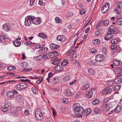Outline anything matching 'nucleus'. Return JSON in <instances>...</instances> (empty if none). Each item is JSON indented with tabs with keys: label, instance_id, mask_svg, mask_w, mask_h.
I'll return each instance as SVG.
<instances>
[{
	"label": "nucleus",
	"instance_id": "nucleus-34",
	"mask_svg": "<svg viewBox=\"0 0 122 122\" xmlns=\"http://www.w3.org/2000/svg\"><path fill=\"white\" fill-rule=\"evenodd\" d=\"M68 63L67 60H64L61 63V65L62 66H64L65 65H67Z\"/></svg>",
	"mask_w": 122,
	"mask_h": 122
},
{
	"label": "nucleus",
	"instance_id": "nucleus-53",
	"mask_svg": "<svg viewBox=\"0 0 122 122\" xmlns=\"http://www.w3.org/2000/svg\"><path fill=\"white\" fill-rule=\"evenodd\" d=\"M11 29L10 27V26H8L7 25V26L6 27V28L5 29H4V30L5 31H8L9 30Z\"/></svg>",
	"mask_w": 122,
	"mask_h": 122
},
{
	"label": "nucleus",
	"instance_id": "nucleus-2",
	"mask_svg": "<svg viewBox=\"0 0 122 122\" xmlns=\"http://www.w3.org/2000/svg\"><path fill=\"white\" fill-rule=\"evenodd\" d=\"M109 31L107 34H118L119 32V30L116 27H115L113 25H111L109 27Z\"/></svg>",
	"mask_w": 122,
	"mask_h": 122
},
{
	"label": "nucleus",
	"instance_id": "nucleus-10",
	"mask_svg": "<svg viewBox=\"0 0 122 122\" xmlns=\"http://www.w3.org/2000/svg\"><path fill=\"white\" fill-rule=\"evenodd\" d=\"M112 89L109 87H107L102 91V93L104 94L111 92L112 91Z\"/></svg>",
	"mask_w": 122,
	"mask_h": 122
},
{
	"label": "nucleus",
	"instance_id": "nucleus-61",
	"mask_svg": "<svg viewBox=\"0 0 122 122\" xmlns=\"http://www.w3.org/2000/svg\"><path fill=\"white\" fill-rule=\"evenodd\" d=\"M6 74L8 75H10L11 76H14L15 75V74L14 73H6Z\"/></svg>",
	"mask_w": 122,
	"mask_h": 122
},
{
	"label": "nucleus",
	"instance_id": "nucleus-54",
	"mask_svg": "<svg viewBox=\"0 0 122 122\" xmlns=\"http://www.w3.org/2000/svg\"><path fill=\"white\" fill-rule=\"evenodd\" d=\"M95 36H98L101 35V33L100 32H99L98 30L95 32Z\"/></svg>",
	"mask_w": 122,
	"mask_h": 122
},
{
	"label": "nucleus",
	"instance_id": "nucleus-3",
	"mask_svg": "<svg viewBox=\"0 0 122 122\" xmlns=\"http://www.w3.org/2000/svg\"><path fill=\"white\" fill-rule=\"evenodd\" d=\"M28 86V85L27 83H19L17 85L16 89L18 90H23L26 88Z\"/></svg>",
	"mask_w": 122,
	"mask_h": 122
},
{
	"label": "nucleus",
	"instance_id": "nucleus-19",
	"mask_svg": "<svg viewBox=\"0 0 122 122\" xmlns=\"http://www.w3.org/2000/svg\"><path fill=\"white\" fill-rule=\"evenodd\" d=\"M38 36L39 37L43 38L44 39L47 38L48 37L43 32L39 33L38 34Z\"/></svg>",
	"mask_w": 122,
	"mask_h": 122
},
{
	"label": "nucleus",
	"instance_id": "nucleus-14",
	"mask_svg": "<svg viewBox=\"0 0 122 122\" xmlns=\"http://www.w3.org/2000/svg\"><path fill=\"white\" fill-rule=\"evenodd\" d=\"M6 95L9 98H12L14 96V94L13 92L10 91L7 92L6 93Z\"/></svg>",
	"mask_w": 122,
	"mask_h": 122
},
{
	"label": "nucleus",
	"instance_id": "nucleus-6",
	"mask_svg": "<svg viewBox=\"0 0 122 122\" xmlns=\"http://www.w3.org/2000/svg\"><path fill=\"white\" fill-rule=\"evenodd\" d=\"M32 17L30 16H28L26 17L25 21V24L26 26H29L30 25L32 22Z\"/></svg>",
	"mask_w": 122,
	"mask_h": 122
},
{
	"label": "nucleus",
	"instance_id": "nucleus-62",
	"mask_svg": "<svg viewBox=\"0 0 122 122\" xmlns=\"http://www.w3.org/2000/svg\"><path fill=\"white\" fill-rule=\"evenodd\" d=\"M109 35H107L106 36V37L104 38L105 40H108L109 39Z\"/></svg>",
	"mask_w": 122,
	"mask_h": 122
},
{
	"label": "nucleus",
	"instance_id": "nucleus-39",
	"mask_svg": "<svg viewBox=\"0 0 122 122\" xmlns=\"http://www.w3.org/2000/svg\"><path fill=\"white\" fill-rule=\"evenodd\" d=\"M121 86L119 85H118L116 86L114 88V90L116 91H117L119 90L120 89Z\"/></svg>",
	"mask_w": 122,
	"mask_h": 122
},
{
	"label": "nucleus",
	"instance_id": "nucleus-50",
	"mask_svg": "<svg viewBox=\"0 0 122 122\" xmlns=\"http://www.w3.org/2000/svg\"><path fill=\"white\" fill-rule=\"evenodd\" d=\"M100 42V40L99 39H97L96 40L94 41V42L93 44H98Z\"/></svg>",
	"mask_w": 122,
	"mask_h": 122
},
{
	"label": "nucleus",
	"instance_id": "nucleus-55",
	"mask_svg": "<svg viewBox=\"0 0 122 122\" xmlns=\"http://www.w3.org/2000/svg\"><path fill=\"white\" fill-rule=\"evenodd\" d=\"M32 43L31 41H28L25 43V45H28L31 44Z\"/></svg>",
	"mask_w": 122,
	"mask_h": 122
},
{
	"label": "nucleus",
	"instance_id": "nucleus-59",
	"mask_svg": "<svg viewBox=\"0 0 122 122\" xmlns=\"http://www.w3.org/2000/svg\"><path fill=\"white\" fill-rule=\"evenodd\" d=\"M76 82V80H75L73 81L72 82H70L69 83V84L70 85H71L75 84Z\"/></svg>",
	"mask_w": 122,
	"mask_h": 122
},
{
	"label": "nucleus",
	"instance_id": "nucleus-49",
	"mask_svg": "<svg viewBox=\"0 0 122 122\" xmlns=\"http://www.w3.org/2000/svg\"><path fill=\"white\" fill-rule=\"evenodd\" d=\"M38 4L40 5H45V3L43 2L42 0H39Z\"/></svg>",
	"mask_w": 122,
	"mask_h": 122
},
{
	"label": "nucleus",
	"instance_id": "nucleus-47",
	"mask_svg": "<svg viewBox=\"0 0 122 122\" xmlns=\"http://www.w3.org/2000/svg\"><path fill=\"white\" fill-rule=\"evenodd\" d=\"M52 53H53V57L57 56L58 54V52L56 51H53Z\"/></svg>",
	"mask_w": 122,
	"mask_h": 122
},
{
	"label": "nucleus",
	"instance_id": "nucleus-56",
	"mask_svg": "<svg viewBox=\"0 0 122 122\" xmlns=\"http://www.w3.org/2000/svg\"><path fill=\"white\" fill-rule=\"evenodd\" d=\"M21 81H22L25 82H28L30 83H31V82H29V81H30V80L26 79L25 80L21 79Z\"/></svg>",
	"mask_w": 122,
	"mask_h": 122
},
{
	"label": "nucleus",
	"instance_id": "nucleus-52",
	"mask_svg": "<svg viewBox=\"0 0 122 122\" xmlns=\"http://www.w3.org/2000/svg\"><path fill=\"white\" fill-rule=\"evenodd\" d=\"M32 68H24V69H23V70H24V71H29L30 70H32Z\"/></svg>",
	"mask_w": 122,
	"mask_h": 122
},
{
	"label": "nucleus",
	"instance_id": "nucleus-64",
	"mask_svg": "<svg viewBox=\"0 0 122 122\" xmlns=\"http://www.w3.org/2000/svg\"><path fill=\"white\" fill-rule=\"evenodd\" d=\"M53 75V74H52L51 72H50L48 74V78H50Z\"/></svg>",
	"mask_w": 122,
	"mask_h": 122
},
{
	"label": "nucleus",
	"instance_id": "nucleus-58",
	"mask_svg": "<svg viewBox=\"0 0 122 122\" xmlns=\"http://www.w3.org/2000/svg\"><path fill=\"white\" fill-rule=\"evenodd\" d=\"M109 98H107L105 99L104 100V103H106L108 102L109 100Z\"/></svg>",
	"mask_w": 122,
	"mask_h": 122
},
{
	"label": "nucleus",
	"instance_id": "nucleus-26",
	"mask_svg": "<svg viewBox=\"0 0 122 122\" xmlns=\"http://www.w3.org/2000/svg\"><path fill=\"white\" fill-rule=\"evenodd\" d=\"M113 62L114 65L117 66H119L120 63V61L118 60H114Z\"/></svg>",
	"mask_w": 122,
	"mask_h": 122
},
{
	"label": "nucleus",
	"instance_id": "nucleus-30",
	"mask_svg": "<svg viewBox=\"0 0 122 122\" xmlns=\"http://www.w3.org/2000/svg\"><path fill=\"white\" fill-rule=\"evenodd\" d=\"M5 41V38L3 36H0V42L4 43Z\"/></svg>",
	"mask_w": 122,
	"mask_h": 122
},
{
	"label": "nucleus",
	"instance_id": "nucleus-4",
	"mask_svg": "<svg viewBox=\"0 0 122 122\" xmlns=\"http://www.w3.org/2000/svg\"><path fill=\"white\" fill-rule=\"evenodd\" d=\"M109 6L110 4L108 2H107L105 3L102 8L101 12L102 13H106L109 9Z\"/></svg>",
	"mask_w": 122,
	"mask_h": 122
},
{
	"label": "nucleus",
	"instance_id": "nucleus-63",
	"mask_svg": "<svg viewBox=\"0 0 122 122\" xmlns=\"http://www.w3.org/2000/svg\"><path fill=\"white\" fill-rule=\"evenodd\" d=\"M86 12L83 11V10H81L79 12V13L81 15H82L84 14H85L86 13Z\"/></svg>",
	"mask_w": 122,
	"mask_h": 122
},
{
	"label": "nucleus",
	"instance_id": "nucleus-25",
	"mask_svg": "<svg viewBox=\"0 0 122 122\" xmlns=\"http://www.w3.org/2000/svg\"><path fill=\"white\" fill-rule=\"evenodd\" d=\"M39 115L37 116L36 117V118L39 120L41 121L42 119H43V115L42 113H40L38 114Z\"/></svg>",
	"mask_w": 122,
	"mask_h": 122
},
{
	"label": "nucleus",
	"instance_id": "nucleus-5",
	"mask_svg": "<svg viewBox=\"0 0 122 122\" xmlns=\"http://www.w3.org/2000/svg\"><path fill=\"white\" fill-rule=\"evenodd\" d=\"M117 7L115 8V12L117 14H120L121 11L120 9L122 8V2L120 1L117 2Z\"/></svg>",
	"mask_w": 122,
	"mask_h": 122
},
{
	"label": "nucleus",
	"instance_id": "nucleus-32",
	"mask_svg": "<svg viewBox=\"0 0 122 122\" xmlns=\"http://www.w3.org/2000/svg\"><path fill=\"white\" fill-rule=\"evenodd\" d=\"M16 69V67L14 66H10L8 67L7 69V70L9 71H11L14 70L15 69Z\"/></svg>",
	"mask_w": 122,
	"mask_h": 122
},
{
	"label": "nucleus",
	"instance_id": "nucleus-8",
	"mask_svg": "<svg viewBox=\"0 0 122 122\" xmlns=\"http://www.w3.org/2000/svg\"><path fill=\"white\" fill-rule=\"evenodd\" d=\"M104 59V56L103 55L99 54L96 56L95 60L97 62H100L103 61Z\"/></svg>",
	"mask_w": 122,
	"mask_h": 122
},
{
	"label": "nucleus",
	"instance_id": "nucleus-15",
	"mask_svg": "<svg viewBox=\"0 0 122 122\" xmlns=\"http://www.w3.org/2000/svg\"><path fill=\"white\" fill-rule=\"evenodd\" d=\"M109 22L107 20H102L100 21V24H101L106 26L107 25L109 24Z\"/></svg>",
	"mask_w": 122,
	"mask_h": 122
},
{
	"label": "nucleus",
	"instance_id": "nucleus-11",
	"mask_svg": "<svg viewBox=\"0 0 122 122\" xmlns=\"http://www.w3.org/2000/svg\"><path fill=\"white\" fill-rule=\"evenodd\" d=\"M60 78L57 77H54L53 82V85H55L57 84H58L60 80Z\"/></svg>",
	"mask_w": 122,
	"mask_h": 122
},
{
	"label": "nucleus",
	"instance_id": "nucleus-48",
	"mask_svg": "<svg viewBox=\"0 0 122 122\" xmlns=\"http://www.w3.org/2000/svg\"><path fill=\"white\" fill-rule=\"evenodd\" d=\"M63 102L66 104L69 101L67 98H63L62 100Z\"/></svg>",
	"mask_w": 122,
	"mask_h": 122
},
{
	"label": "nucleus",
	"instance_id": "nucleus-60",
	"mask_svg": "<svg viewBox=\"0 0 122 122\" xmlns=\"http://www.w3.org/2000/svg\"><path fill=\"white\" fill-rule=\"evenodd\" d=\"M92 95H91L90 93H88L86 96V97L88 98H91L92 97Z\"/></svg>",
	"mask_w": 122,
	"mask_h": 122
},
{
	"label": "nucleus",
	"instance_id": "nucleus-7",
	"mask_svg": "<svg viewBox=\"0 0 122 122\" xmlns=\"http://www.w3.org/2000/svg\"><path fill=\"white\" fill-rule=\"evenodd\" d=\"M42 20L39 17L36 18L35 17L32 16V23L35 25H37L41 23V22Z\"/></svg>",
	"mask_w": 122,
	"mask_h": 122
},
{
	"label": "nucleus",
	"instance_id": "nucleus-33",
	"mask_svg": "<svg viewBox=\"0 0 122 122\" xmlns=\"http://www.w3.org/2000/svg\"><path fill=\"white\" fill-rule=\"evenodd\" d=\"M1 109L2 111L4 112H6L8 110V108L4 106L1 107Z\"/></svg>",
	"mask_w": 122,
	"mask_h": 122
},
{
	"label": "nucleus",
	"instance_id": "nucleus-28",
	"mask_svg": "<svg viewBox=\"0 0 122 122\" xmlns=\"http://www.w3.org/2000/svg\"><path fill=\"white\" fill-rule=\"evenodd\" d=\"M88 71L89 74L91 75H93L95 73L94 70L92 68L88 69Z\"/></svg>",
	"mask_w": 122,
	"mask_h": 122
},
{
	"label": "nucleus",
	"instance_id": "nucleus-44",
	"mask_svg": "<svg viewBox=\"0 0 122 122\" xmlns=\"http://www.w3.org/2000/svg\"><path fill=\"white\" fill-rule=\"evenodd\" d=\"M32 91L35 95H37L38 94L37 91L34 88L32 87L31 88Z\"/></svg>",
	"mask_w": 122,
	"mask_h": 122
},
{
	"label": "nucleus",
	"instance_id": "nucleus-38",
	"mask_svg": "<svg viewBox=\"0 0 122 122\" xmlns=\"http://www.w3.org/2000/svg\"><path fill=\"white\" fill-rule=\"evenodd\" d=\"M111 49L112 50H114L113 52H115L117 51V46L115 45L112 46L111 47Z\"/></svg>",
	"mask_w": 122,
	"mask_h": 122
},
{
	"label": "nucleus",
	"instance_id": "nucleus-37",
	"mask_svg": "<svg viewBox=\"0 0 122 122\" xmlns=\"http://www.w3.org/2000/svg\"><path fill=\"white\" fill-rule=\"evenodd\" d=\"M55 20L56 23H61L62 22L61 20L59 19L58 17H56L55 18Z\"/></svg>",
	"mask_w": 122,
	"mask_h": 122
},
{
	"label": "nucleus",
	"instance_id": "nucleus-27",
	"mask_svg": "<svg viewBox=\"0 0 122 122\" xmlns=\"http://www.w3.org/2000/svg\"><path fill=\"white\" fill-rule=\"evenodd\" d=\"M20 65L23 67H26L28 66V64L26 62H23L21 63Z\"/></svg>",
	"mask_w": 122,
	"mask_h": 122
},
{
	"label": "nucleus",
	"instance_id": "nucleus-12",
	"mask_svg": "<svg viewBox=\"0 0 122 122\" xmlns=\"http://www.w3.org/2000/svg\"><path fill=\"white\" fill-rule=\"evenodd\" d=\"M16 101L18 102L21 103L22 102L23 99L22 96L19 95L17 96L15 98Z\"/></svg>",
	"mask_w": 122,
	"mask_h": 122
},
{
	"label": "nucleus",
	"instance_id": "nucleus-31",
	"mask_svg": "<svg viewBox=\"0 0 122 122\" xmlns=\"http://www.w3.org/2000/svg\"><path fill=\"white\" fill-rule=\"evenodd\" d=\"M70 79V76L68 75L65 77L63 79V81H64L66 82L69 80Z\"/></svg>",
	"mask_w": 122,
	"mask_h": 122
},
{
	"label": "nucleus",
	"instance_id": "nucleus-22",
	"mask_svg": "<svg viewBox=\"0 0 122 122\" xmlns=\"http://www.w3.org/2000/svg\"><path fill=\"white\" fill-rule=\"evenodd\" d=\"M72 94V93L70 91L69 89H67L65 95L68 97L70 96Z\"/></svg>",
	"mask_w": 122,
	"mask_h": 122
},
{
	"label": "nucleus",
	"instance_id": "nucleus-17",
	"mask_svg": "<svg viewBox=\"0 0 122 122\" xmlns=\"http://www.w3.org/2000/svg\"><path fill=\"white\" fill-rule=\"evenodd\" d=\"M13 43L14 45L16 47L19 46L21 44L20 42V41H18L17 39H16L15 41H13Z\"/></svg>",
	"mask_w": 122,
	"mask_h": 122
},
{
	"label": "nucleus",
	"instance_id": "nucleus-21",
	"mask_svg": "<svg viewBox=\"0 0 122 122\" xmlns=\"http://www.w3.org/2000/svg\"><path fill=\"white\" fill-rule=\"evenodd\" d=\"M121 107L120 106H118L116 107L114 109V111L116 113L119 112L121 111Z\"/></svg>",
	"mask_w": 122,
	"mask_h": 122
},
{
	"label": "nucleus",
	"instance_id": "nucleus-42",
	"mask_svg": "<svg viewBox=\"0 0 122 122\" xmlns=\"http://www.w3.org/2000/svg\"><path fill=\"white\" fill-rule=\"evenodd\" d=\"M118 41L117 39H113L111 40V42L112 44H116L118 42Z\"/></svg>",
	"mask_w": 122,
	"mask_h": 122
},
{
	"label": "nucleus",
	"instance_id": "nucleus-40",
	"mask_svg": "<svg viewBox=\"0 0 122 122\" xmlns=\"http://www.w3.org/2000/svg\"><path fill=\"white\" fill-rule=\"evenodd\" d=\"M100 102V101L98 99H96L94 100L93 102V104L95 105L99 103Z\"/></svg>",
	"mask_w": 122,
	"mask_h": 122
},
{
	"label": "nucleus",
	"instance_id": "nucleus-1",
	"mask_svg": "<svg viewBox=\"0 0 122 122\" xmlns=\"http://www.w3.org/2000/svg\"><path fill=\"white\" fill-rule=\"evenodd\" d=\"M73 108L75 113L80 117H81L82 114H83L84 109L82 107L80 106L79 104H75L73 105Z\"/></svg>",
	"mask_w": 122,
	"mask_h": 122
},
{
	"label": "nucleus",
	"instance_id": "nucleus-46",
	"mask_svg": "<svg viewBox=\"0 0 122 122\" xmlns=\"http://www.w3.org/2000/svg\"><path fill=\"white\" fill-rule=\"evenodd\" d=\"M100 110L97 107L96 108L94 109V111L96 114H97L99 113Z\"/></svg>",
	"mask_w": 122,
	"mask_h": 122
},
{
	"label": "nucleus",
	"instance_id": "nucleus-45",
	"mask_svg": "<svg viewBox=\"0 0 122 122\" xmlns=\"http://www.w3.org/2000/svg\"><path fill=\"white\" fill-rule=\"evenodd\" d=\"M114 83L113 81H111L107 82V84L109 86H111L113 85Z\"/></svg>",
	"mask_w": 122,
	"mask_h": 122
},
{
	"label": "nucleus",
	"instance_id": "nucleus-36",
	"mask_svg": "<svg viewBox=\"0 0 122 122\" xmlns=\"http://www.w3.org/2000/svg\"><path fill=\"white\" fill-rule=\"evenodd\" d=\"M43 58V56L41 55L39 56L36 57V60L37 61H40Z\"/></svg>",
	"mask_w": 122,
	"mask_h": 122
},
{
	"label": "nucleus",
	"instance_id": "nucleus-18",
	"mask_svg": "<svg viewBox=\"0 0 122 122\" xmlns=\"http://www.w3.org/2000/svg\"><path fill=\"white\" fill-rule=\"evenodd\" d=\"M60 61L58 58H56L53 59V61L52 62V63L55 65H57L58 64Z\"/></svg>",
	"mask_w": 122,
	"mask_h": 122
},
{
	"label": "nucleus",
	"instance_id": "nucleus-29",
	"mask_svg": "<svg viewBox=\"0 0 122 122\" xmlns=\"http://www.w3.org/2000/svg\"><path fill=\"white\" fill-rule=\"evenodd\" d=\"M11 105V103L9 102H6L4 104V106L8 108L10 107Z\"/></svg>",
	"mask_w": 122,
	"mask_h": 122
},
{
	"label": "nucleus",
	"instance_id": "nucleus-16",
	"mask_svg": "<svg viewBox=\"0 0 122 122\" xmlns=\"http://www.w3.org/2000/svg\"><path fill=\"white\" fill-rule=\"evenodd\" d=\"M60 47L59 45L54 44H51L50 45L51 49L52 50L56 49Z\"/></svg>",
	"mask_w": 122,
	"mask_h": 122
},
{
	"label": "nucleus",
	"instance_id": "nucleus-20",
	"mask_svg": "<svg viewBox=\"0 0 122 122\" xmlns=\"http://www.w3.org/2000/svg\"><path fill=\"white\" fill-rule=\"evenodd\" d=\"M122 82V79L121 78H116L114 81V83L117 84L121 83Z\"/></svg>",
	"mask_w": 122,
	"mask_h": 122
},
{
	"label": "nucleus",
	"instance_id": "nucleus-41",
	"mask_svg": "<svg viewBox=\"0 0 122 122\" xmlns=\"http://www.w3.org/2000/svg\"><path fill=\"white\" fill-rule=\"evenodd\" d=\"M102 52L103 54H105L107 53V48L106 47H103L102 49Z\"/></svg>",
	"mask_w": 122,
	"mask_h": 122
},
{
	"label": "nucleus",
	"instance_id": "nucleus-9",
	"mask_svg": "<svg viewBox=\"0 0 122 122\" xmlns=\"http://www.w3.org/2000/svg\"><path fill=\"white\" fill-rule=\"evenodd\" d=\"M57 40L59 41L62 42H63L65 41L66 39V38L65 36L61 35H59L57 36L56 38Z\"/></svg>",
	"mask_w": 122,
	"mask_h": 122
},
{
	"label": "nucleus",
	"instance_id": "nucleus-51",
	"mask_svg": "<svg viewBox=\"0 0 122 122\" xmlns=\"http://www.w3.org/2000/svg\"><path fill=\"white\" fill-rule=\"evenodd\" d=\"M43 46V44H38L36 46V47L37 48H41Z\"/></svg>",
	"mask_w": 122,
	"mask_h": 122
},
{
	"label": "nucleus",
	"instance_id": "nucleus-23",
	"mask_svg": "<svg viewBox=\"0 0 122 122\" xmlns=\"http://www.w3.org/2000/svg\"><path fill=\"white\" fill-rule=\"evenodd\" d=\"M90 86V84L89 83H87L84 84L83 86L82 90H84L87 89Z\"/></svg>",
	"mask_w": 122,
	"mask_h": 122
},
{
	"label": "nucleus",
	"instance_id": "nucleus-57",
	"mask_svg": "<svg viewBox=\"0 0 122 122\" xmlns=\"http://www.w3.org/2000/svg\"><path fill=\"white\" fill-rule=\"evenodd\" d=\"M39 51L41 53H42L45 51V49L44 48H42L39 50Z\"/></svg>",
	"mask_w": 122,
	"mask_h": 122
},
{
	"label": "nucleus",
	"instance_id": "nucleus-13",
	"mask_svg": "<svg viewBox=\"0 0 122 122\" xmlns=\"http://www.w3.org/2000/svg\"><path fill=\"white\" fill-rule=\"evenodd\" d=\"M55 69L56 71L60 72L63 70V68L61 66L57 65L55 66Z\"/></svg>",
	"mask_w": 122,
	"mask_h": 122
},
{
	"label": "nucleus",
	"instance_id": "nucleus-24",
	"mask_svg": "<svg viewBox=\"0 0 122 122\" xmlns=\"http://www.w3.org/2000/svg\"><path fill=\"white\" fill-rule=\"evenodd\" d=\"M117 19L116 22L118 25H120L122 24V18H120L116 17Z\"/></svg>",
	"mask_w": 122,
	"mask_h": 122
},
{
	"label": "nucleus",
	"instance_id": "nucleus-35",
	"mask_svg": "<svg viewBox=\"0 0 122 122\" xmlns=\"http://www.w3.org/2000/svg\"><path fill=\"white\" fill-rule=\"evenodd\" d=\"M86 110H85L83 111V113H86V115H88L89 114L90 112H91V111L90 109L88 108V109H86Z\"/></svg>",
	"mask_w": 122,
	"mask_h": 122
},
{
	"label": "nucleus",
	"instance_id": "nucleus-43",
	"mask_svg": "<svg viewBox=\"0 0 122 122\" xmlns=\"http://www.w3.org/2000/svg\"><path fill=\"white\" fill-rule=\"evenodd\" d=\"M41 111L40 109H38L37 110L35 111V114L36 117L38 115H39L38 114H40V113H41L40 112Z\"/></svg>",
	"mask_w": 122,
	"mask_h": 122
}]
</instances>
